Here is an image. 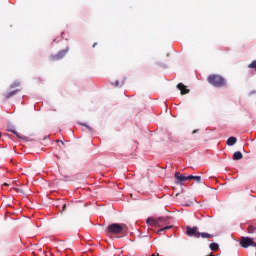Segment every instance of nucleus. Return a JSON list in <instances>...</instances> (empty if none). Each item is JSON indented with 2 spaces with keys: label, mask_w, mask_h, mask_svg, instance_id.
Segmentation results:
<instances>
[{
  "label": "nucleus",
  "mask_w": 256,
  "mask_h": 256,
  "mask_svg": "<svg viewBox=\"0 0 256 256\" xmlns=\"http://www.w3.org/2000/svg\"><path fill=\"white\" fill-rule=\"evenodd\" d=\"M207 81L213 87H217L221 89V87H227V79L223 78V76L219 74H211L208 76Z\"/></svg>",
  "instance_id": "obj_1"
},
{
  "label": "nucleus",
  "mask_w": 256,
  "mask_h": 256,
  "mask_svg": "<svg viewBox=\"0 0 256 256\" xmlns=\"http://www.w3.org/2000/svg\"><path fill=\"white\" fill-rule=\"evenodd\" d=\"M123 229H125V225L113 223L106 228L105 235H107V237H111V235H119V233H123Z\"/></svg>",
  "instance_id": "obj_2"
},
{
  "label": "nucleus",
  "mask_w": 256,
  "mask_h": 256,
  "mask_svg": "<svg viewBox=\"0 0 256 256\" xmlns=\"http://www.w3.org/2000/svg\"><path fill=\"white\" fill-rule=\"evenodd\" d=\"M157 223L158 227H163L160 230H158L157 233H163V231L173 229V225H169V217H159L157 218Z\"/></svg>",
  "instance_id": "obj_3"
},
{
  "label": "nucleus",
  "mask_w": 256,
  "mask_h": 256,
  "mask_svg": "<svg viewBox=\"0 0 256 256\" xmlns=\"http://www.w3.org/2000/svg\"><path fill=\"white\" fill-rule=\"evenodd\" d=\"M240 245L243 249H247L248 247H256L255 240L251 237L242 236L240 238Z\"/></svg>",
  "instance_id": "obj_4"
},
{
  "label": "nucleus",
  "mask_w": 256,
  "mask_h": 256,
  "mask_svg": "<svg viewBox=\"0 0 256 256\" xmlns=\"http://www.w3.org/2000/svg\"><path fill=\"white\" fill-rule=\"evenodd\" d=\"M69 53V48H65L64 50L59 51L55 55L50 56V61H61Z\"/></svg>",
  "instance_id": "obj_5"
},
{
  "label": "nucleus",
  "mask_w": 256,
  "mask_h": 256,
  "mask_svg": "<svg viewBox=\"0 0 256 256\" xmlns=\"http://www.w3.org/2000/svg\"><path fill=\"white\" fill-rule=\"evenodd\" d=\"M174 177L177 179L176 185H181L185 181H189V176L181 175L179 172H176Z\"/></svg>",
  "instance_id": "obj_6"
},
{
  "label": "nucleus",
  "mask_w": 256,
  "mask_h": 256,
  "mask_svg": "<svg viewBox=\"0 0 256 256\" xmlns=\"http://www.w3.org/2000/svg\"><path fill=\"white\" fill-rule=\"evenodd\" d=\"M186 233H187V235L189 236V237H196V239H197V234L199 233V232H197V227L195 226V227H193V228H191V226H187L186 227Z\"/></svg>",
  "instance_id": "obj_7"
},
{
  "label": "nucleus",
  "mask_w": 256,
  "mask_h": 256,
  "mask_svg": "<svg viewBox=\"0 0 256 256\" xmlns=\"http://www.w3.org/2000/svg\"><path fill=\"white\" fill-rule=\"evenodd\" d=\"M21 89H14L6 94H4V99H11V97H15L17 93H20Z\"/></svg>",
  "instance_id": "obj_8"
},
{
  "label": "nucleus",
  "mask_w": 256,
  "mask_h": 256,
  "mask_svg": "<svg viewBox=\"0 0 256 256\" xmlns=\"http://www.w3.org/2000/svg\"><path fill=\"white\" fill-rule=\"evenodd\" d=\"M177 88L181 92V95H187V93H189V89H187V86L183 83H179Z\"/></svg>",
  "instance_id": "obj_9"
},
{
  "label": "nucleus",
  "mask_w": 256,
  "mask_h": 256,
  "mask_svg": "<svg viewBox=\"0 0 256 256\" xmlns=\"http://www.w3.org/2000/svg\"><path fill=\"white\" fill-rule=\"evenodd\" d=\"M196 236L197 239H199L200 237H202V239H213L214 237L212 234H209L207 232H198Z\"/></svg>",
  "instance_id": "obj_10"
},
{
  "label": "nucleus",
  "mask_w": 256,
  "mask_h": 256,
  "mask_svg": "<svg viewBox=\"0 0 256 256\" xmlns=\"http://www.w3.org/2000/svg\"><path fill=\"white\" fill-rule=\"evenodd\" d=\"M146 223L148 225H151V227H158L157 218L155 219V218L150 217V218L147 219Z\"/></svg>",
  "instance_id": "obj_11"
},
{
  "label": "nucleus",
  "mask_w": 256,
  "mask_h": 256,
  "mask_svg": "<svg viewBox=\"0 0 256 256\" xmlns=\"http://www.w3.org/2000/svg\"><path fill=\"white\" fill-rule=\"evenodd\" d=\"M232 159L233 161H241V159H243V153L239 151L234 152Z\"/></svg>",
  "instance_id": "obj_12"
},
{
  "label": "nucleus",
  "mask_w": 256,
  "mask_h": 256,
  "mask_svg": "<svg viewBox=\"0 0 256 256\" xmlns=\"http://www.w3.org/2000/svg\"><path fill=\"white\" fill-rule=\"evenodd\" d=\"M227 145L229 146V147H233V145H235V143H237V138H235V137H230V138H228L227 139Z\"/></svg>",
  "instance_id": "obj_13"
},
{
  "label": "nucleus",
  "mask_w": 256,
  "mask_h": 256,
  "mask_svg": "<svg viewBox=\"0 0 256 256\" xmlns=\"http://www.w3.org/2000/svg\"><path fill=\"white\" fill-rule=\"evenodd\" d=\"M188 179H193L194 181H196V183H201V176L188 175Z\"/></svg>",
  "instance_id": "obj_14"
},
{
  "label": "nucleus",
  "mask_w": 256,
  "mask_h": 256,
  "mask_svg": "<svg viewBox=\"0 0 256 256\" xmlns=\"http://www.w3.org/2000/svg\"><path fill=\"white\" fill-rule=\"evenodd\" d=\"M211 251H219V244L217 243H211L210 244Z\"/></svg>",
  "instance_id": "obj_15"
},
{
  "label": "nucleus",
  "mask_w": 256,
  "mask_h": 256,
  "mask_svg": "<svg viewBox=\"0 0 256 256\" xmlns=\"http://www.w3.org/2000/svg\"><path fill=\"white\" fill-rule=\"evenodd\" d=\"M10 133H13V135H16V137H18V139H25V137L21 136L20 134H18L17 131L13 130V129H9L8 130Z\"/></svg>",
  "instance_id": "obj_16"
},
{
  "label": "nucleus",
  "mask_w": 256,
  "mask_h": 256,
  "mask_svg": "<svg viewBox=\"0 0 256 256\" xmlns=\"http://www.w3.org/2000/svg\"><path fill=\"white\" fill-rule=\"evenodd\" d=\"M17 87H21V83L20 82H13L10 85V89H17Z\"/></svg>",
  "instance_id": "obj_17"
},
{
  "label": "nucleus",
  "mask_w": 256,
  "mask_h": 256,
  "mask_svg": "<svg viewBox=\"0 0 256 256\" xmlns=\"http://www.w3.org/2000/svg\"><path fill=\"white\" fill-rule=\"evenodd\" d=\"M248 68L256 71V60H253L252 63L248 65Z\"/></svg>",
  "instance_id": "obj_18"
},
{
  "label": "nucleus",
  "mask_w": 256,
  "mask_h": 256,
  "mask_svg": "<svg viewBox=\"0 0 256 256\" xmlns=\"http://www.w3.org/2000/svg\"><path fill=\"white\" fill-rule=\"evenodd\" d=\"M255 231H256V227L255 226H248V233H250V234H253V233H255Z\"/></svg>",
  "instance_id": "obj_19"
},
{
  "label": "nucleus",
  "mask_w": 256,
  "mask_h": 256,
  "mask_svg": "<svg viewBox=\"0 0 256 256\" xmlns=\"http://www.w3.org/2000/svg\"><path fill=\"white\" fill-rule=\"evenodd\" d=\"M82 125V127H85L86 129H88L89 131H93V128H91L89 125L87 124H80Z\"/></svg>",
  "instance_id": "obj_20"
},
{
  "label": "nucleus",
  "mask_w": 256,
  "mask_h": 256,
  "mask_svg": "<svg viewBox=\"0 0 256 256\" xmlns=\"http://www.w3.org/2000/svg\"><path fill=\"white\" fill-rule=\"evenodd\" d=\"M114 85L115 87H119L121 84L119 83V81H115Z\"/></svg>",
  "instance_id": "obj_21"
},
{
  "label": "nucleus",
  "mask_w": 256,
  "mask_h": 256,
  "mask_svg": "<svg viewBox=\"0 0 256 256\" xmlns=\"http://www.w3.org/2000/svg\"><path fill=\"white\" fill-rule=\"evenodd\" d=\"M65 209H67V204H64V205L62 206V211H65Z\"/></svg>",
  "instance_id": "obj_22"
},
{
  "label": "nucleus",
  "mask_w": 256,
  "mask_h": 256,
  "mask_svg": "<svg viewBox=\"0 0 256 256\" xmlns=\"http://www.w3.org/2000/svg\"><path fill=\"white\" fill-rule=\"evenodd\" d=\"M197 131H199V130H194V131L192 132V134L194 135V133H197Z\"/></svg>",
  "instance_id": "obj_23"
},
{
  "label": "nucleus",
  "mask_w": 256,
  "mask_h": 256,
  "mask_svg": "<svg viewBox=\"0 0 256 256\" xmlns=\"http://www.w3.org/2000/svg\"><path fill=\"white\" fill-rule=\"evenodd\" d=\"M93 47H97V43H94V44H93Z\"/></svg>",
  "instance_id": "obj_24"
},
{
  "label": "nucleus",
  "mask_w": 256,
  "mask_h": 256,
  "mask_svg": "<svg viewBox=\"0 0 256 256\" xmlns=\"http://www.w3.org/2000/svg\"><path fill=\"white\" fill-rule=\"evenodd\" d=\"M51 111H57V109H55V108H52V109H51Z\"/></svg>",
  "instance_id": "obj_25"
},
{
  "label": "nucleus",
  "mask_w": 256,
  "mask_h": 256,
  "mask_svg": "<svg viewBox=\"0 0 256 256\" xmlns=\"http://www.w3.org/2000/svg\"><path fill=\"white\" fill-rule=\"evenodd\" d=\"M3 185L7 187L9 184H7V183H4Z\"/></svg>",
  "instance_id": "obj_26"
},
{
  "label": "nucleus",
  "mask_w": 256,
  "mask_h": 256,
  "mask_svg": "<svg viewBox=\"0 0 256 256\" xmlns=\"http://www.w3.org/2000/svg\"><path fill=\"white\" fill-rule=\"evenodd\" d=\"M60 143H62L63 145H65V143L63 141H60Z\"/></svg>",
  "instance_id": "obj_27"
},
{
  "label": "nucleus",
  "mask_w": 256,
  "mask_h": 256,
  "mask_svg": "<svg viewBox=\"0 0 256 256\" xmlns=\"http://www.w3.org/2000/svg\"><path fill=\"white\" fill-rule=\"evenodd\" d=\"M152 256H159V254L155 255V254H152Z\"/></svg>",
  "instance_id": "obj_28"
}]
</instances>
